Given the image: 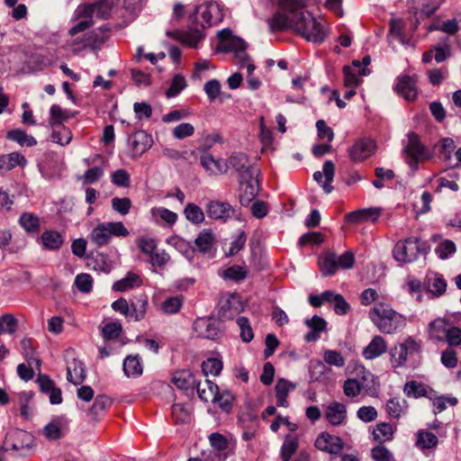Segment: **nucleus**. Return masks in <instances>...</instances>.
I'll return each mask as SVG.
<instances>
[{"label": "nucleus", "mask_w": 461, "mask_h": 461, "mask_svg": "<svg viewBox=\"0 0 461 461\" xmlns=\"http://www.w3.org/2000/svg\"><path fill=\"white\" fill-rule=\"evenodd\" d=\"M69 46L73 52H79L86 48H95L101 45L104 41V36L103 32H100V37L95 32H89L85 33L83 36L79 34L71 37Z\"/></svg>", "instance_id": "15"}, {"label": "nucleus", "mask_w": 461, "mask_h": 461, "mask_svg": "<svg viewBox=\"0 0 461 461\" xmlns=\"http://www.w3.org/2000/svg\"><path fill=\"white\" fill-rule=\"evenodd\" d=\"M403 149L405 161L411 168L416 170L418 165L431 158L429 150L422 144L418 134L410 132Z\"/></svg>", "instance_id": "6"}, {"label": "nucleus", "mask_w": 461, "mask_h": 461, "mask_svg": "<svg viewBox=\"0 0 461 461\" xmlns=\"http://www.w3.org/2000/svg\"><path fill=\"white\" fill-rule=\"evenodd\" d=\"M203 37V35L198 28L187 32H177V39L191 48H196Z\"/></svg>", "instance_id": "46"}, {"label": "nucleus", "mask_w": 461, "mask_h": 461, "mask_svg": "<svg viewBox=\"0 0 461 461\" xmlns=\"http://www.w3.org/2000/svg\"><path fill=\"white\" fill-rule=\"evenodd\" d=\"M123 371L127 376L137 377L142 374V366L138 357L129 356L124 359Z\"/></svg>", "instance_id": "47"}, {"label": "nucleus", "mask_w": 461, "mask_h": 461, "mask_svg": "<svg viewBox=\"0 0 461 461\" xmlns=\"http://www.w3.org/2000/svg\"><path fill=\"white\" fill-rule=\"evenodd\" d=\"M67 378L74 384H80L86 378L83 364L76 359L70 362L67 367Z\"/></svg>", "instance_id": "40"}, {"label": "nucleus", "mask_w": 461, "mask_h": 461, "mask_svg": "<svg viewBox=\"0 0 461 461\" xmlns=\"http://www.w3.org/2000/svg\"><path fill=\"white\" fill-rule=\"evenodd\" d=\"M69 118L68 112L62 109L58 104H53L50 107V116L49 123L51 127L63 124L64 122Z\"/></svg>", "instance_id": "51"}, {"label": "nucleus", "mask_w": 461, "mask_h": 461, "mask_svg": "<svg viewBox=\"0 0 461 461\" xmlns=\"http://www.w3.org/2000/svg\"><path fill=\"white\" fill-rule=\"evenodd\" d=\"M403 393L408 397L420 398L427 397L432 399L434 391L423 383L409 381L404 384Z\"/></svg>", "instance_id": "27"}, {"label": "nucleus", "mask_w": 461, "mask_h": 461, "mask_svg": "<svg viewBox=\"0 0 461 461\" xmlns=\"http://www.w3.org/2000/svg\"><path fill=\"white\" fill-rule=\"evenodd\" d=\"M408 410V402L402 398L394 397L387 401L385 411L387 415L395 420H399Z\"/></svg>", "instance_id": "33"}, {"label": "nucleus", "mask_w": 461, "mask_h": 461, "mask_svg": "<svg viewBox=\"0 0 461 461\" xmlns=\"http://www.w3.org/2000/svg\"><path fill=\"white\" fill-rule=\"evenodd\" d=\"M171 382L181 390L193 388L196 383L194 375L188 369L176 371L172 375Z\"/></svg>", "instance_id": "30"}, {"label": "nucleus", "mask_w": 461, "mask_h": 461, "mask_svg": "<svg viewBox=\"0 0 461 461\" xmlns=\"http://www.w3.org/2000/svg\"><path fill=\"white\" fill-rule=\"evenodd\" d=\"M22 354L29 362L31 366L32 362H39V360L35 357V345L34 341L30 338H23L21 342Z\"/></svg>", "instance_id": "56"}, {"label": "nucleus", "mask_w": 461, "mask_h": 461, "mask_svg": "<svg viewBox=\"0 0 461 461\" xmlns=\"http://www.w3.org/2000/svg\"><path fill=\"white\" fill-rule=\"evenodd\" d=\"M258 173V168H249L240 178V201L242 205L249 204L256 198L259 190Z\"/></svg>", "instance_id": "7"}, {"label": "nucleus", "mask_w": 461, "mask_h": 461, "mask_svg": "<svg viewBox=\"0 0 461 461\" xmlns=\"http://www.w3.org/2000/svg\"><path fill=\"white\" fill-rule=\"evenodd\" d=\"M222 276L225 279L239 282L246 278L247 271L244 269V267L234 265L226 268L222 273Z\"/></svg>", "instance_id": "60"}, {"label": "nucleus", "mask_w": 461, "mask_h": 461, "mask_svg": "<svg viewBox=\"0 0 461 461\" xmlns=\"http://www.w3.org/2000/svg\"><path fill=\"white\" fill-rule=\"evenodd\" d=\"M449 328V322L446 319L438 318L429 324V337L436 340H442Z\"/></svg>", "instance_id": "42"}, {"label": "nucleus", "mask_w": 461, "mask_h": 461, "mask_svg": "<svg viewBox=\"0 0 461 461\" xmlns=\"http://www.w3.org/2000/svg\"><path fill=\"white\" fill-rule=\"evenodd\" d=\"M420 241L415 237H409L404 240H399L393 249V258L402 263H411L416 259L420 250Z\"/></svg>", "instance_id": "8"}, {"label": "nucleus", "mask_w": 461, "mask_h": 461, "mask_svg": "<svg viewBox=\"0 0 461 461\" xmlns=\"http://www.w3.org/2000/svg\"><path fill=\"white\" fill-rule=\"evenodd\" d=\"M52 128V133H51V140L52 141L64 146L68 145L70 140H72V132L71 131L64 126L63 124L53 126Z\"/></svg>", "instance_id": "45"}, {"label": "nucleus", "mask_w": 461, "mask_h": 461, "mask_svg": "<svg viewBox=\"0 0 461 461\" xmlns=\"http://www.w3.org/2000/svg\"><path fill=\"white\" fill-rule=\"evenodd\" d=\"M6 138L9 140L18 143L22 147H33L37 145L36 139L21 129H14L7 131Z\"/></svg>", "instance_id": "37"}, {"label": "nucleus", "mask_w": 461, "mask_h": 461, "mask_svg": "<svg viewBox=\"0 0 461 461\" xmlns=\"http://www.w3.org/2000/svg\"><path fill=\"white\" fill-rule=\"evenodd\" d=\"M278 6L287 14L280 12L275 14L268 22L270 30L272 32H282L288 29L295 30L299 13L305 6L304 2L303 0H278Z\"/></svg>", "instance_id": "3"}, {"label": "nucleus", "mask_w": 461, "mask_h": 461, "mask_svg": "<svg viewBox=\"0 0 461 461\" xmlns=\"http://www.w3.org/2000/svg\"><path fill=\"white\" fill-rule=\"evenodd\" d=\"M113 404V400L106 395H97L94 404L91 408V411L95 415H98L99 413L108 410Z\"/></svg>", "instance_id": "63"}, {"label": "nucleus", "mask_w": 461, "mask_h": 461, "mask_svg": "<svg viewBox=\"0 0 461 461\" xmlns=\"http://www.w3.org/2000/svg\"><path fill=\"white\" fill-rule=\"evenodd\" d=\"M111 11V4L108 0H97L92 4L80 5L77 9V18L83 20L77 22L70 30L71 37L86 32L93 25V17L107 18Z\"/></svg>", "instance_id": "2"}, {"label": "nucleus", "mask_w": 461, "mask_h": 461, "mask_svg": "<svg viewBox=\"0 0 461 461\" xmlns=\"http://www.w3.org/2000/svg\"><path fill=\"white\" fill-rule=\"evenodd\" d=\"M196 387L198 396L202 401L212 402L216 399L219 387L213 382L206 379L203 384H197Z\"/></svg>", "instance_id": "38"}, {"label": "nucleus", "mask_w": 461, "mask_h": 461, "mask_svg": "<svg viewBox=\"0 0 461 461\" xmlns=\"http://www.w3.org/2000/svg\"><path fill=\"white\" fill-rule=\"evenodd\" d=\"M294 385L287 380L279 379L276 384V404L280 407L287 406V396L294 389Z\"/></svg>", "instance_id": "43"}, {"label": "nucleus", "mask_w": 461, "mask_h": 461, "mask_svg": "<svg viewBox=\"0 0 461 461\" xmlns=\"http://www.w3.org/2000/svg\"><path fill=\"white\" fill-rule=\"evenodd\" d=\"M424 290L432 297H439L446 293L447 282L442 275L429 272L424 279Z\"/></svg>", "instance_id": "19"}, {"label": "nucleus", "mask_w": 461, "mask_h": 461, "mask_svg": "<svg viewBox=\"0 0 461 461\" xmlns=\"http://www.w3.org/2000/svg\"><path fill=\"white\" fill-rule=\"evenodd\" d=\"M150 137L144 131H140L133 136V148L137 152H144L150 147Z\"/></svg>", "instance_id": "59"}, {"label": "nucleus", "mask_w": 461, "mask_h": 461, "mask_svg": "<svg viewBox=\"0 0 461 461\" xmlns=\"http://www.w3.org/2000/svg\"><path fill=\"white\" fill-rule=\"evenodd\" d=\"M378 302H386V298L380 295L376 290L373 288H367L360 294V303L365 306L370 305L372 303L376 304Z\"/></svg>", "instance_id": "58"}, {"label": "nucleus", "mask_w": 461, "mask_h": 461, "mask_svg": "<svg viewBox=\"0 0 461 461\" xmlns=\"http://www.w3.org/2000/svg\"><path fill=\"white\" fill-rule=\"evenodd\" d=\"M318 265L323 276H333L339 269L338 257L332 251H323L318 258Z\"/></svg>", "instance_id": "24"}, {"label": "nucleus", "mask_w": 461, "mask_h": 461, "mask_svg": "<svg viewBox=\"0 0 461 461\" xmlns=\"http://www.w3.org/2000/svg\"><path fill=\"white\" fill-rule=\"evenodd\" d=\"M388 348L387 341L379 335L375 336L368 345L364 348L362 356L366 360H372L384 355Z\"/></svg>", "instance_id": "23"}, {"label": "nucleus", "mask_w": 461, "mask_h": 461, "mask_svg": "<svg viewBox=\"0 0 461 461\" xmlns=\"http://www.w3.org/2000/svg\"><path fill=\"white\" fill-rule=\"evenodd\" d=\"M420 344L412 338L406 339L399 346L391 349V364L394 368L402 367L405 365L408 357L420 351Z\"/></svg>", "instance_id": "9"}, {"label": "nucleus", "mask_w": 461, "mask_h": 461, "mask_svg": "<svg viewBox=\"0 0 461 461\" xmlns=\"http://www.w3.org/2000/svg\"><path fill=\"white\" fill-rule=\"evenodd\" d=\"M222 369V363L220 359L211 357L203 361L202 364V370L205 376L208 375H218Z\"/></svg>", "instance_id": "55"}, {"label": "nucleus", "mask_w": 461, "mask_h": 461, "mask_svg": "<svg viewBox=\"0 0 461 461\" xmlns=\"http://www.w3.org/2000/svg\"><path fill=\"white\" fill-rule=\"evenodd\" d=\"M377 329L384 334H393L406 326L405 318L392 309L386 302H378L369 312Z\"/></svg>", "instance_id": "1"}, {"label": "nucleus", "mask_w": 461, "mask_h": 461, "mask_svg": "<svg viewBox=\"0 0 461 461\" xmlns=\"http://www.w3.org/2000/svg\"><path fill=\"white\" fill-rule=\"evenodd\" d=\"M138 249L145 255L149 257L157 250L158 242L155 239L148 236H141L136 240Z\"/></svg>", "instance_id": "52"}, {"label": "nucleus", "mask_w": 461, "mask_h": 461, "mask_svg": "<svg viewBox=\"0 0 461 461\" xmlns=\"http://www.w3.org/2000/svg\"><path fill=\"white\" fill-rule=\"evenodd\" d=\"M18 327V321L11 314L6 313L0 317V335L3 333L13 334Z\"/></svg>", "instance_id": "53"}, {"label": "nucleus", "mask_w": 461, "mask_h": 461, "mask_svg": "<svg viewBox=\"0 0 461 461\" xmlns=\"http://www.w3.org/2000/svg\"><path fill=\"white\" fill-rule=\"evenodd\" d=\"M196 12L202 17V21H197L202 28L217 24L223 19L222 11L216 3L201 5L197 7Z\"/></svg>", "instance_id": "11"}, {"label": "nucleus", "mask_w": 461, "mask_h": 461, "mask_svg": "<svg viewBox=\"0 0 461 461\" xmlns=\"http://www.w3.org/2000/svg\"><path fill=\"white\" fill-rule=\"evenodd\" d=\"M241 303L238 296L227 294L219 302V317L222 321L233 319L241 311Z\"/></svg>", "instance_id": "17"}, {"label": "nucleus", "mask_w": 461, "mask_h": 461, "mask_svg": "<svg viewBox=\"0 0 461 461\" xmlns=\"http://www.w3.org/2000/svg\"><path fill=\"white\" fill-rule=\"evenodd\" d=\"M418 77L402 75L397 78L395 91L408 101H414L418 96Z\"/></svg>", "instance_id": "16"}, {"label": "nucleus", "mask_w": 461, "mask_h": 461, "mask_svg": "<svg viewBox=\"0 0 461 461\" xmlns=\"http://www.w3.org/2000/svg\"><path fill=\"white\" fill-rule=\"evenodd\" d=\"M314 445L319 450L333 456L343 449L345 444L339 437L324 431L317 437Z\"/></svg>", "instance_id": "14"}, {"label": "nucleus", "mask_w": 461, "mask_h": 461, "mask_svg": "<svg viewBox=\"0 0 461 461\" xmlns=\"http://www.w3.org/2000/svg\"><path fill=\"white\" fill-rule=\"evenodd\" d=\"M202 166L211 175L222 174L227 171L228 165L223 159H215L210 153H204L201 157Z\"/></svg>", "instance_id": "28"}, {"label": "nucleus", "mask_w": 461, "mask_h": 461, "mask_svg": "<svg viewBox=\"0 0 461 461\" xmlns=\"http://www.w3.org/2000/svg\"><path fill=\"white\" fill-rule=\"evenodd\" d=\"M183 305V297L180 295L167 298L161 303V310L167 314L176 313Z\"/></svg>", "instance_id": "54"}, {"label": "nucleus", "mask_w": 461, "mask_h": 461, "mask_svg": "<svg viewBox=\"0 0 461 461\" xmlns=\"http://www.w3.org/2000/svg\"><path fill=\"white\" fill-rule=\"evenodd\" d=\"M194 330L198 337L215 339L221 334L217 321L212 318H200L194 322Z\"/></svg>", "instance_id": "18"}, {"label": "nucleus", "mask_w": 461, "mask_h": 461, "mask_svg": "<svg viewBox=\"0 0 461 461\" xmlns=\"http://www.w3.org/2000/svg\"><path fill=\"white\" fill-rule=\"evenodd\" d=\"M396 431V427L388 422H380L373 429V437L375 441L383 444L391 441Z\"/></svg>", "instance_id": "35"}, {"label": "nucleus", "mask_w": 461, "mask_h": 461, "mask_svg": "<svg viewBox=\"0 0 461 461\" xmlns=\"http://www.w3.org/2000/svg\"><path fill=\"white\" fill-rule=\"evenodd\" d=\"M128 235L129 230L122 221L104 222L92 230L89 240L97 247H103L110 242L112 236L127 237Z\"/></svg>", "instance_id": "5"}, {"label": "nucleus", "mask_w": 461, "mask_h": 461, "mask_svg": "<svg viewBox=\"0 0 461 461\" xmlns=\"http://www.w3.org/2000/svg\"><path fill=\"white\" fill-rule=\"evenodd\" d=\"M153 267L163 269L170 260L169 255L165 250H156L149 257Z\"/></svg>", "instance_id": "61"}, {"label": "nucleus", "mask_w": 461, "mask_h": 461, "mask_svg": "<svg viewBox=\"0 0 461 461\" xmlns=\"http://www.w3.org/2000/svg\"><path fill=\"white\" fill-rule=\"evenodd\" d=\"M375 149V143L370 140H360L349 149V158L354 162H362L369 158Z\"/></svg>", "instance_id": "20"}, {"label": "nucleus", "mask_w": 461, "mask_h": 461, "mask_svg": "<svg viewBox=\"0 0 461 461\" xmlns=\"http://www.w3.org/2000/svg\"><path fill=\"white\" fill-rule=\"evenodd\" d=\"M208 216L214 220L226 221L237 217V211L227 202L213 200L206 204Z\"/></svg>", "instance_id": "12"}, {"label": "nucleus", "mask_w": 461, "mask_h": 461, "mask_svg": "<svg viewBox=\"0 0 461 461\" xmlns=\"http://www.w3.org/2000/svg\"><path fill=\"white\" fill-rule=\"evenodd\" d=\"M299 447V437L295 433L285 435L281 447L280 457L282 461H290Z\"/></svg>", "instance_id": "29"}, {"label": "nucleus", "mask_w": 461, "mask_h": 461, "mask_svg": "<svg viewBox=\"0 0 461 461\" xmlns=\"http://www.w3.org/2000/svg\"><path fill=\"white\" fill-rule=\"evenodd\" d=\"M438 444V437L427 429H419L416 433L415 446L420 450L433 449Z\"/></svg>", "instance_id": "31"}, {"label": "nucleus", "mask_w": 461, "mask_h": 461, "mask_svg": "<svg viewBox=\"0 0 461 461\" xmlns=\"http://www.w3.org/2000/svg\"><path fill=\"white\" fill-rule=\"evenodd\" d=\"M142 284L140 276L129 272L125 277L118 280L113 285L114 291L125 292L134 287H138Z\"/></svg>", "instance_id": "39"}, {"label": "nucleus", "mask_w": 461, "mask_h": 461, "mask_svg": "<svg viewBox=\"0 0 461 461\" xmlns=\"http://www.w3.org/2000/svg\"><path fill=\"white\" fill-rule=\"evenodd\" d=\"M323 359L326 364L334 366L336 367H343L346 364V359L342 354L334 349H327L323 353Z\"/></svg>", "instance_id": "57"}, {"label": "nucleus", "mask_w": 461, "mask_h": 461, "mask_svg": "<svg viewBox=\"0 0 461 461\" xmlns=\"http://www.w3.org/2000/svg\"><path fill=\"white\" fill-rule=\"evenodd\" d=\"M247 43L238 37H233L224 44L220 45V50L225 52H234L235 58L239 59V63L242 66L248 59L246 53Z\"/></svg>", "instance_id": "22"}, {"label": "nucleus", "mask_w": 461, "mask_h": 461, "mask_svg": "<svg viewBox=\"0 0 461 461\" xmlns=\"http://www.w3.org/2000/svg\"><path fill=\"white\" fill-rule=\"evenodd\" d=\"M33 436L23 429H14L7 432L5 439L6 449L23 451L29 449L33 445Z\"/></svg>", "instance_id": "10"}, {"label": "nucleus", "mask_w": 461, "mask_h": 461, "mask_svg": "<svg viewBox=\"0 0 461 461\" xmlns=\"http://www.w3.org/2000/svg\"><path fill=\"white\" fill-rule=\"evenodd\" d=\"M22 228L29 234H35L40 231L41 221L39 217L32 212H23L19 218Z\"/></svg>", "instance_id": "41"}, {"label": "nucleus", "mask_w": 461, "mask_h": 461, "mask_svg": "<svg viewBox=\"0 0 461 461\" xmlns=\"http://www.w3.org/2000/svg\"><path fill=\"white\" fill-rule=\"evenodd\" d=\"M380 216V208H366L347 213L345 220L349 223L358 224L366 221L375 222Z\"/></svg>", "instance_id": "21"}, {"label": "nucleus", "mask_w": 461, "mask_h": 461, "mask_svg": "<svg viewBox=\"0 0 461 461\" xmlns=\"http://www.w3.org/2000/svg\"><path fill=\"white\" fill-rule=\"evenodd\" d=\"M343 75H344V86L346 87H353L356 88L361 82L358 77V73L354 70L353 68L349 66H345L343 68Z\"/></svg>", "instance_id": "62"}, {"label": "nucleus", "mask_w": 461, "mask_h": 461, "mask_svg": "<svg viewBox=\"0 0 461 461\" xmlns=\"http://www.w3.org/2000/svg\"><path fill=\"white\" fill-rule=\"evenodd\" d=\"M335 175V165L332 161L327 160L322 167V172L317 171L313 174L314 180L321 184L325 191L329 194L333 187L330 185Z\"/></svg>", "instance_id": "25"}, {"label": "nucleus", "mask_w": 461, "mask_h": 461, "mask_svg": "<svg viewBox=\"0 0 461 461\" xmlns=\"http://www.w3.org/2000/svg\"><path fill=\"white\" fill-rule=\"evenodd\" d=\"M295 31L308 41L312 42H322L327 36V32L321 23L312 17L310 13L305 14L303 9L299 13Z\"/></svg>", "instance_id": "4"}, {"label": "nucleus", "mask_w": 461, "mask_h": 461, "mask_svg": "<svg viewBox=\"0 0 461 461\" xmlns=\"http://www.w3.org/2000/svg\"><path fill=\"white\" fill-rule=\"evenodd\" d=\"M186 86V81L181 75H176L171 82L169 88L167 90L168 98L177 95Z\"/></svg>", "instance_id": "64"}, {"label": "nucleus", "mask_w": 461, "mask_h": 461, "mask_svg": "<svg viewBox=\"0 0 461 461\" xmlns=\"http://www.w3.org/2000/svg\"><path fill=\"white\" fill-rule=\"evenodd\" d=\"M324 418L332 426L346 424L348 420V409L345 403L333 401L324 408Z\"/></svg>", "instance_id": "13"}, {"label": "nucleus", "mask_w": 461, "mask_h": 461, "mask_svg": "<svg viewBox=\"0 0 461 461\" xmlns=\"http://www.w3.org/2000/svg\"><path fill=\"white\" fill-rule=\"evenodd\" d=\"M184 214L186 220L194 224H200L205 219L203 210L193 203L186 204L184 210Z\"/></svg>", "instance_id": "48"}, {"label": "nucleus", "mask_w": 461, "mask_h": 461, "mask_svg": "<svg viewBox=\"0 0 461 461\" xmlns=\"http://www.w3.org/2000/svg\"><path fill=\"white\" fill-rule=\"evenodd\" d=\"M148 305L149 300L145 294L136 296L129 307V321H140L143 320L147 313Z\"/></svg>", "instance_id": "26"}, {"label": "nucleus", "mask_w": 461, "mask_h": 461, "mask_svg": "<svg viewBox=\"0 0 461 461\" xmlns=\"http://www.w3.org/2000/svg\"><path fill=\"white\" fill-rule=\"evenodd\" d=\"M235 396L230 391L218 392L217 397L212 402L218 403L219 408L225 411L230 412L233 407Z\"/></svg>", "instance_id": "50"}, {"label": "nucleus", "mask_w": 461, "mask_h": 461, "mask_svg": "<svg viewBox=\"0 0 461 461\" xmlns=\"http://www.w3.org/2000/svg\"><path fill=\"white\" fill-rule=\"evenodd\" d=\"M172 418L175 423H186L191 420V410L182 403H175L172 406Z\"/></svg>", "instance_id": "49"}, {"label": "nucleus", "mask_w": 461, "mask_h": 461, "mask_svg": "<svg viewBox=\"0 0 461 461\" xmlns=\"http://www.w3.org/2000/svg\"><path fill=\"white\" fill-rule=\"evenodd\" d=\"M226 163L228 167H231L240 174V178L243 177V175H247L249 168H258L256 166L249 165V158L243 153L233 154Z\"/></svg>", "instance_id": "32"}, {"label": "nucleus", "mask_w": 461, "mask_h": 461, "mask_svg": "<svg viewBox=\"0 0 461 461\" xmlns=\"http://www.w3.org/2000/svg\"><path fill=\"white\" fill-rule=\"evenodd\" d=\"M215 241L214 234L211 230H203L194 240L196 248L202 252L209 251Z\"/></svg>", "instance_id": "44"}, {"label": "nucleus", "mask_w": 461, "mask_h": 461, "mask_svg": "<svg viewBox=\"0 0 461 461\" xmlns=\"http://www.w3.org/2000/svg\"><path fill=\"white\" fill-rule=\"evenodd\" d=\"M150 213L152 220L158 224L164 222L168 226H173L178 219L176 212L165 207H153Z\"/></svg>", "instance_id": "36"}, {"label": "nucleus", "mask_w": 461, "mask_h": 461, "mask_svg": "<svg viewBox=\"0 0 461 461\" xmlns=\"http://www.w3.org/2000/svg\"><path fill=\"white\" fill-rule=\"evenodd\" d=\"M41 243L45 249L57 250L63 245L64 239L59 232L49 230L42 232Z\"/></svg>", "instance_id": "34"}]
</instances>
